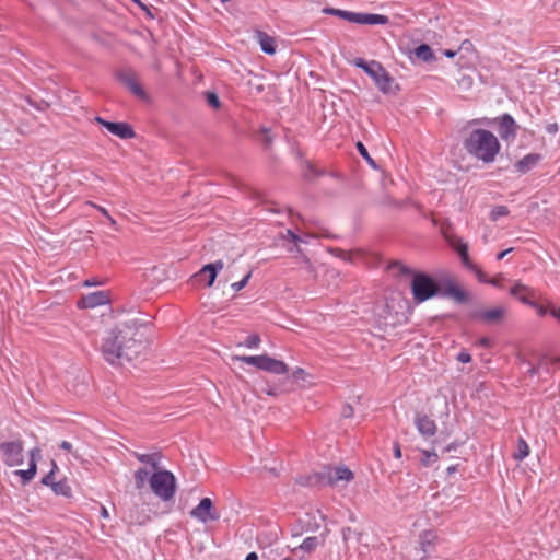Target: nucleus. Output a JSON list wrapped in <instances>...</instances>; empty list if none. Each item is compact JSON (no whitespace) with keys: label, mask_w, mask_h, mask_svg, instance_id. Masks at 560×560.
Returning <instances> with one entry per match:
<instances>
[{"label":"nucleus","mask_w":560,"mask_h":560,"mask_svg":"<svg viewBox=\"0 0 560 560\" xmlns=\"http://www.w3.org/2000/svg\"><path fill=\"white\" fill-rule=\"evenodd\" d=\"M147 339L141 325L133 320L116 324L107 329L102 340L101 354L113 366H122L143 354Z\"/></svg>","instance_id":"nucleus-1"},{"label":"nucleus","mask_w":560,"mask_h":560,"mask_svg":"<svg viewBox=\"0 0 560 560\" xmlns=\"http://www.w3.org/2000/svg\"><path fill=\"white\" fill-rule=\"evenodd\" d=\"M464 147L468 154L485 163L493 162L501 148L498 138L486 129L472 130L465 139Z\"/></svg>","instance_id":"nucleus-2"},{"label":"nucleus","mask_w":560,"mask_h":560,"mask_svg":"<svg viewBox=\"0 0 560 560\" xmlns=\"http://www.w3.org/2000/svg\"><path fill=\"white\" fill-rule=\"evenodd\" d=\"M324 13L331 14L338 16L342 20H346L350 23L358 25H386V31L388 33H394L395 26L397 23L394 20H390L387 15L375 14V13H365V12H352L334 8H325L323 10Z\"/></svg>","instance_id":"nucleus-3"},{"label":"nucleus","mask_w":560,"mask_h":560,"mask_svg":"<svg viewBox=\"0 0 560 560\" xmlns=\"http://www.w3.org/2000/svg\"><path fill=\"white\" fill-rule=\"evenodd\" d=\"M152 492L163 501H170L176 492L175 476L168 470H156L150 477Z\"/></svg>","instance_id":"nucleus-4"},{"label":"nucleus","mask_w":560,"mask_h":560,"mask_svg":"<svg viewBox=\"0 0 560 560\" xmlns=\"http://www.w3.org/2000/svg\"><path fill=\"white\" fill-rule=\"evenodd\" d=\"M354 65L363 69L375 82L376 86L385 94L390 93L394 86V79L380 62H366L363 59L354 60Z\"/></svg>","instance_id":"nucleus-5"},{"label":"nucleus","mask_w":560,"mask_h":560,"mask_svg":"<svg viewBox=\"0 0 560 560\" xmlns=\"http://www.w3.org/2000/svg\"><path fill=\"white\" fill-rule=\"evenodd\" d=\"M444 237L448 245L457 252L459 255L462 262L474 271L479 281H487V275L476 265L474 264L468 255V245L463 241L462 237L457 236L454 233L444 232Z\"/></svg>","instance_id":"nucleus-6"},{"label":"nucleus","mask_w":560,"mask_h":560,"mask_svg":"<svg viewBox=\"0 0 560 560\" xmlns=\"http://www.w3.org/2000/svg\"><path fill=\"white\" fill-rule=\"evenodd\" d=\"M411 290L413 300L417 303H422L439 292V285L427 275L417 273L413 276Z\"/></svg>","instance_id":"nucleus-7"},{"label":"nucleus","mask_w":560,"mask_h":560,"mask_svg":"<svg viewBox=\"0 0 560 560\" xmlns=\"http://www.w3.org/2000/svg\"><path fill=\"white\" fill-rule=\"evenodd\" d=\"M115 78L124 84L136 97L142 101H149V94L140 83L139 77L135 70L122 68L115 72Z\"/></svg>","instance_id":"nucleus-8"},{"label":"nucleus","mask_w":560,"mask_h":560,"mask_svg":"<svg viewBox=\"0 0 560 560\" xmlns=\"http://www.w3.org/2000/svg\"><path fill=\"white\" fill-rule=\"evenodd\" d=\"M0 450L3 455V463L7 466L13 467L23 464L24 445L21 440L3 442L0 444Z\"/></svg>","instance_id":"nucleus-9"},{"label":"nucleus","mask_w":560,"mask_h":560,"mask_svg":"<svg viewBox=\"0 0 560 560\" xmlns=\"http://www.w3.org/2000/svg\"><path fill=\"white\" fill-rule=\"evenodd\" d=\"M94 120L98 125L106 128L112 135H114L120 139H132L136 137V132H135L133 128L128 122L108 121L100 116L95 117Z\"/></svg>","instance_id":"nucleus-10"},{"label":"nucleus","mask_w":560,"mask_h":560,"mask_svg":"<svg viewBox=\"0 0 560 560\" xmlns=\"http://www.w3.org/2000/svg\"><path fill=\"white\" fill-rule=\"evenodd\" d=\"M190 515L202 523L219 518V514L214 511L210 498L201 499L199 504L191 510Z\"/></svg>","instance_id":"nucleus-11"},{"label":"nucleus","mask_w":560,"mask_h":560,"mask_svg":"<svg viewBox=\"0 0 560 560\" xmlns=\"http://www.w3.org/2000/svg\"><path fill=\"white\" fill-rule=\"evenodd\" d=\"M224 268L223 260L219 259L212 264L205 265L197 273L194 275V278L200 282H205L207 287H212L218 272Z\"/></svg>","instance_id":"nucleus-12"},{"label":"nucleus","mask_w":560,"mask_h":560,"mask_svg":"<svg viewBox=\"0 0 560 560\" xmlns=\"http://www.w3.org/2000/svg\"><path fill=\"white\" fill-rule=\"evenodd\" d=\"M354 478L353 472L346 466L329 467L325 472V479L330 486L348 483Z\"/></svg>","instance_id":"nucleus-13"},{"label":"nucleus","mask_w":560,"mask_h":560,"mask_svg":"<svg viewBox=\"0 0 560 560\" xmlns=\"http://www.w3.org/2000/svg\"><path fill=\"white\" fill-rule=\"evenodd\" d=\"M498 131L502 140H514L518 130V126L515 120L509 114H504L502 117L498 118Z\"/></svg>","instance_id":"nucleus-14"},{"label":"nucleus","mask_w":560,"mask_h":560,"mask_svg":"<svg viewBox=\"0 0 560 560\" xmlns=\"http://www.w3.org/2000/svg\"><path fill=\"white\" fill-rule=\"evenodd\" d=\"M109 302L108 294L105 291H96L82 296L77 305L79 308H94L105 305Z\"/></svg>","instance_id":"nucleus-15"},{"label":"nucleus","mask_w":560,"mask_h":560,"mask_svg":"<svg viewBox=\"0 0 560 560\" xmlns=\"http://www.w3.org/2000/svg\"><path fill=\"white\" fill-rule=\"evenodd\" d=\"M506 314L504 306H495L488 310H480L475 313V318L485 324H497L500 323Z\"/></svg>","instance_id":"nucleus-16"},{"label":"nucleus","mask_w":560,"mask_h":560,"mask_svg":"<svg viewBox=\"0 0 560 560\" xmlns=\"http://www.w3.org/2000/svg\"><path fill=\"white\" fill-rule=\"evenodd\" d=\"M415 425L418 432L424 438H431L436 433V423L427 415H416Z\"/></svg>","instance_id":"nucleus-17"},{"label":"nucleus","mask_w":560,"mask_h":560,"mask_svg":"<svg viewBox=\"0 0 560 560\" xmlns=\"http://www.w3.org/2000/svg\"><path fill=\"white\" fill-rule=\"evenodd\" d=\"M510 294L517 298L524 304L534 305V302L530 301V299L535 298L534 289L525 285L521 281L515 282V284L510 289Z\"/></svg>","instance_id":"nucleus-18"},{"label":"nucleus","mask_w":560,"mask_h":560,"mask_svg":"<svg viewBox=\"0 0 560 560\" xmlns=\"http://www.w3.org/2000/svg\"><path fill=\"white\" fill-rule=\"evenodd\" d=\"M260 370L281 375L288 373L289 368L283 361L262 354Z\"/></svg>","instance_id":"nucleus-19"},{"label":"nucleus","mask_w":560,"mask_h":560,"mask_svg":"<svg viewBox=\"0 0 560 560\" xmlns=\"http://www.w3.org/2000/svg\"><path fill=\"white\" fill-rule=\"evenodd\" d=\"M38 452H39L38 448L31 451L32 459H31L28 469H26V470L19 469V470L14 471V474L16 476H20L22 478L23 483L30 482L36 475V463L34 460V456H35V453H38Z\"/></svg>","instance_id":"nucleus-20"},{"label":"nucleus","mask_w":560,"mask_h":560,"mask_svg":"<svg viewBox=\"0 0 560 560\" xmlns=\"http://www.w3.org/2000/svg\"><path fill=\"white\" fill-rule=\"evenodd\" d=\"M538 154H527L515 164V167L520 173H526L528 170L535 166L538 163Z\"/></svg>","instance_id":"nucleus-21"},{"label":"nucleus","mask_w":560,"mask_h":560,"mask_svg":"<svg viewBox=\"0 0 560 560\" xmlns=\"http://www.w3.org/2000/svg\"><path fill=\"white\" fill-rule=\"evenodd\" d=\"M52 491L58 495L70 498L72 489L66 479L51 483Z\"/></svg>","instance_id":"nucleus-22"},{"label":"nucleus","mask_w":560,"mask_h":560,"mask_svg":"<svg viewBox=\"0 0 560 560\" xmlns=\"http://www.w3.org/2000/svg\"><path fill=\"white\" fill-rule=\"evenodd\" d=\"M133 477H135L136 488L141 490L142 488H144V486L148 481L150 482L151 476L147 468H138L135 471Z\"/></svg>","instance_id":"nucleus-23"},{"label":"nucleus","mask_w":560,"mask_h":560,"mask_svg":"<svg viewBox=\"0 0 560 560\" xmlns=\"http://www.w3.org/2000/svg\"><path fill=\"white\" fill-rule=\"evenodd\" d=\"M529 446L523 438H518L517 440V450L513 455L514 459L523 460L529 455Z\"/></svg>","instance_id":"nucleus-24"},{"label":"nucleus","mask_w":560,"mask_h":560,"mask_svg":"<svg viewBox=\"0 0 560 560\" xmlns=\"http://www.w3.org/2000/svg\"><path fill=\"white\" fill-rule=\"evenodd\" d=\"M260 48L269 55H273L276 52L277 44L275 37H258Z\"/></svg>","instance_id":"nucleus-25"},{"label":"nucleus","mask_w":560,"mask_h":560,"mask_svg":"<svg viewBox=\"0 0 560 560\" xmlns=\"http://www.w3.org/2000/svg\"><path fill=\"white\" fill-rule=\"evenodd\" d=\"M318 545V538L315 536H310L302 541L299 548L305 552H312L317 548Z\"/></svg>","instance_id":"nucleus-26"},{"label":"nucleus","mask_w":560,"mask_h":560,"mask_svg":"<svg viewBox=\"0 0 560 560\" xmlns=\"http://www.w3.org/2000/svg\"><path fill=\"white\" fill-rule=\"evenodd\" d=\"M262 355H234L232 359L260 369Z\"/></svg>","instance_id":"nucleus-27"},{"label":"nucleus","mask_w":560,"mask_h":560,"mask_svg":"<svg viewBox=\"0 0 560 560\" xmlns=\"http://www.w3.org/2000/svg\"><path fill=\"white\" fill-rule=\"evenodd\" d=\"M205 98H206V102L209 107H211L212 109H215V110L220 109L221 102L215 92H213V91L205 92Z\"/></svg>","instance_id":"nucleus-28"},{"label":"nucleus","mask_w":560,"mask_h":560,"mask_svg":"<svg viewBox=\"0 0 560 560\" xmlns=\"http://www.w3.org/2000/svg\"><path fill=\"white\" fill-rule=\"evenodd\" d=\"M438 460H439V456L435 452H429L425 450L421 451V458H420L421 465L428 467V466L436 463Z\"/></svg>","instance_id":"nucleus-29"},{"label":"nucleus","mask_w":560,"mask_h":560,"mask_svg":"<svg viewBox=\"0 0 560 560\" xmlns=\"http://www.w3.org/2000/svg\"><path fill=\"white\" fill-rule=\"evenodd\" d=\"M135 456L140 463L150 465L153 469L158 468L159 463L155 455L136 453Z\"/></svg>","instance_id":"nucleus-30"},{"label":"nucleus","mask_w":560,"mask_h":560,"mask_svg":"<svg viewBox=\"0 0 560 560\" xmlns=\"http://www.w3.org/2000/svg\"><path fill=\"white\" fill-rule=\"evenodd\" d=\"M447 295L452 296L457 302H464L466 300V293L457 285H452L447 289Z\"/></svg>","instance_id":"nucleus-31"},{"label":"nucleus","mask_w":560,"mask_h":560,"mask_svg":"<svg viewBox=\"0 0 560 560\" xmlns=\"http://www.w3.org/2000/svg\"><path fill=\"white\" fill-rule=\"evenodd\" d=\"M510 210L506 206H497L490 212V219L492 221L499 220L501 217L509 215Z\"/></svg>","instance_id":"nucleus-32"},{"label":"nucleus","mask_w":560,"mask_h":560,"mask_svg":"<svg viewBox=\"0 0 560 560\" xmlns=\"http://www.w3.org/2000/svg\"><path fill=\"white\" fill-rule=\"evenodd\" d=\"M416 56L424 61H428L432 58L431 48L428 45H421L416 49Z\"/></svg>","instance_id":"nucleus-33"},{"label":"nucleus","mask_w":560,"mask_h":560,"mask_svg":"<svg viewBox=\"0 0 560 560\" xmlns=\"http://www.w3.org/2000/svg\"><path fill=\"white\" fill-rule=\"evenodd\" d=\"M242 345L246 348H258L260 345V337L256 334L250 335Z\"/></svg>","instance_id":"nucleus-34"},{"label":"nucleus","mask_w":560,"mask_h":560,"mask_svg":"<svg viewBox=\"0 0 560 560\" xmlns=\"http://www.w3.org/2000/svg\"><path fill=\"white\" fill-rule=\"evenodd\" d=\"M436 539V535L433 532H424L421 537V544L424 551H427L425 545H431Z\"/></svg>","instance_id":"nucleus-35"},{"label":"nucleus","mask_w":560,"mask_h":560,"mask_svg":"<svg viewBox=\"0 0 560 560\" xmlns=\"http://www.w3.org/2000/svg\"><path fill=\"white\" fill-rule=\"evenodd\" d=\"M282 237L292 242L295 245L296 249L300 250L299 243L301 242V238L292 230H287Z\"/></svg>","instance_id":"nucleus-36"},{"label":"nucleus","mask_w":560,"mask_h":560,"mask_svg":"<svg viewBox=\"0 0 560 560\" xmlns=\"http://www.w3.org/2000/svg\"><path fill=\"white\" fill-rule=\"evenodd\" d=\"M252 277V272H248L241 281L232 283V289L234 291H241L248 283V280Z\"/></svg>","instance_id":"nucleus-37"},{"label":"nucleus","mask_w":560,"mask_h":560,"mask_svg":"<svg viewBox=\"0 0 560 560\" xmlns=\"http://www.w3.org/2000/svg\"><path fill=\"white\" fill-rule=\"evenodd\" d=\"M503 280H504L503 275L499 273V275L494 276L491 279L487 277V281H482V282L483 283H490V284H492L493 287H497V288H502Z\"/></svg>","instance_id":"nucleus-38"},{"label":"nucleus","mask_w":560,"mask_h":560,"mask_svg":"<svg viewBox=\"0 0 560 560\" xmlns=\"http://www.w3.org/2000/svg\"><path fill=\"white\" fill-rule=\"evenodd\" d=\"M357 148H358V151L360 152V154L372 165H374V161L373 159L369 155V152L366 150V148L363 145L362 142H358L357 143Z\"/></svg>","instance_id":"nucleus-39"},{"label":"nucleus","mask_w":560,"mask_h":560,"mask_svg":"<svg viewBox=\"0 0 560 560\" xmlns=\"http://www.w3.org/2000/svg\"><path fill=\"white\" fill-rule=\"evenodd\" d=\"M56 469H57V465L54 463L52 464V469L50 470V472L43 478V483L44 485L51 487V483L55 482L54 481V475H55V470Z\"/></svg>","instance_id":"nucleus-40"},{"label":"nucleus","mask_w":560,"mask_h":560,"mask_svg":"<svg viewBox=\"0 0 560 560\" xmlns=\"http://www.w3.org/2000/svg\"><path fill=\"white\" fill-rule=\"evenodd\" d=\"M456 359L462 363H469L471 361V355L466 350H462L457 354Z\"/></svg>","instance_id":"nucleus-41"},{"label":"nucleus","mask_w":560,"mask_h":560,"mask_svg":"<svg viewBox=\"0 0 560 560\" xmlns=\"http://www.w3.org/2000/svg\"><path fill=\"white\" fill-rule=\"evenodd\" d=\"M533 307H535L537 310V314L539 316H545L547 313L550 314V310L551 307H553L552 305H549V306H542V305H537L534 303V305H532Z\"/></svg>","instance_id":"nucleus-42"},{"label":"nucleus","mask_w":560,"mask_h":560,"mask_svg":"<svg viewBox=\"0 0 560 560\" xmlns=\"http://www.w3.org/2000/svg\"><path fill=\"white\" fill-rule=\"evenodd\" d=\"M88 205H90L91 207L97 209L105 218H109L110 214L108 213V211L104 207L97 206V205H95V203H93L91 201H89Z\"/></svg>","instance_id":"nucleus-43"},{"label":"nucleus","mask_w":560,"mask_h":560,"mask_svg":"<svg viewBox=\"0 0 560 560\" xmlns=\"http://www.w3.org/2000/svg\"><path fill=\"white\" fill-rule=\"evenodd\" d=\"M60 447L67 452H72V444L68 441H62Z\"/></svg>","instance_id":"nucleus-44"},{"label":"nucleus","mask_w":560,"mask_h":560,"mask_svg":"<svg viewBox=\"0 0 560 560\" xmlns=\"http://www.w3.org/2000/svg\"><path fill=\"white\" fill-rule=\"evenodd\" d=\"M512 250H513V248H508V249H505V250H503V252H500V253L498 254V256H497V259H498V260L503 259V258H504L509 253H511Z\"/></svg>","instance_id":"nucleus-45"},{"label":"nucleus","mask_w":560,"mask_h":560,"mask_svg":"<svg viewBox=\"0 0 560 560\" xmlns=\"http://www.w3.org/2000/svg\"><path fill=\"white\" fill-rule=\"evenodd\" d=\"M394 455L396 458H400L401 457V450H400V446L398 443H396L394 445Z\"/></svg>","instance_id":"nucleus-46"},{"label":"nucleus","mask_w":560,"mask_h":560,"mask_svg":"<svg viewBox=\"0 0 560 560\" xmlns=\"http://www.w3.org/2000/svg\"><path fill=\"white\" fill-rule=\"evenodd\" d=\"M457 467H458V465H457V464H456V465H451V466H448V467L446 468V472H447V475H452V474H454V472L457 470Z\"/></svg>","instance_id":"nucleus-47"},{"label":"nucleus","mask_w":560,"mask_h":560,"mask_svg":"<svg viewBox=\"0 0 560 560\" xmlns=\"http://www.w3.org/2000/svg\"><path fill=\"white\" fill-rule=\"evenodd\" d=\"M550 315L560 319V308L556 310L555 307H551Z\"/></svg>","instance_id":"nucleus-48"},{"label":"nucleus","mask_w":560,"mask_h":560,"mask_svg":"<svg viewBox=\"0 0 560 560\" xmlns=\"http://www.w3.org/2000/svg\"><path fill=\"white\" fill-rule=\"evenodd\" d=\"M132 2L137 3L142 10L147 11L149 14V10L145 4H143L140 0H131Z\"/></svg>","instance_id":"nucleus-49"},{"label":"nucleus","mask_w":560,"mask_h":560,"mask_svg":"<svg viewBox=\"0 0 560 560\" xmlns=\"http://www.w3.org/2000/svg\"><path fill=\"white\" fill-rule=\"evenodd\" d=\"M245 560H258V556H257V553H256V552H249V553L246 556Z\"/></svg>","instance_id":"nucleus-50"},{"label":"nucleus","mask_w":560,"mask_h":560,"mask_svg":"<svg viewBox=\"0 0 560 560\" xmlns=\"http://www.w3.org/2000/svg\"><path fill=\"white\" fill-rule=\"evenodd\" d=\"M479 345L482 346V347H489L490 340L488 338H481L479 340Z\"/></svg>","instance_id":"nucleus-51"},{"label":"nucleus","mask_w":560,"mask_h":560,"mask_svg":"<svg viewBox=\"0 0 560 560\" xmlns=\"http://www.w3.org/2000/svg\"><path fill=\"white\" fill-rule=\"evenodd\" d=\"M101 516L103 518H107L109 516L108 511L105 506H102V509H101Z\"/></svg>","instance_id":"nucleus-52"},{"label":"nucleus","mask_w":560,"mask_h":560,"mask_svg":"<svg viewBox=\"0 0 560 560\" xmlns=\"http://www.w3.org/2000/svg\"><path fill=\"white\" fill-rule=\"evenodd\" d=\"M548 131L552 132V133L557 132L558 131V126L556 124L555 125H550L548 127Z\"/></svg>","instance_id":"nucleus-53"},{"label":"nucleus","mask_w":560,"mask_h":560,"mask_svg":"<svg viewBox=\"0 0 560 560\" xmlns=\"http://www.w3.org/2000/svg\"><path fill=\"white\" fill-rule=\"evenodd\" d=\"M107 220L113 228H116L117 222L112 215H109V218H107Z\"/></svg>","instance_id":"nucleus-54"},{"label":"nucleus","mask_w":560,"mask_h":560,"mask_svg":"<svg viewBox=\"0 0 560 560\" xmlns=\"http://www.w3.org/2000/svg\"><path fill=\"white\" fill-rule=\"evenodd\" d=\"M444 54H445V56H447V57H454L456 52H455V51H453V50H445V51H444Z\"/></svg>","instance_id":"nucleus-55"},{"label":"nucleus","mask_w":560,"mask_h":560,"mask_svg":"<svg viewBox=\"0 0 560 560\" xmlns=\"http://www.w3.org/2000/svg\"><path fill=\"white\" fill-rule=\"evenodd\" d=\"M351 529L350 528H346L342 530V535H343V539L347 540V533H349Z\"/></svg>","instance_id":"nucleus-56"},{"label":"nucleus","mask_w":560,"mask_h":560,"mask_svg":"<svg viewBox=\"0 0 560 560\" xmlns=\"http://www.w3.org/2000/svg\"><path fill=\"white\" fill-rule=\"evenodd\" d=\"M453 448H454V447H453V445H448V446H446V447H445V450H444V451H445V452H451Z\"/></svg>","instance_id":"nucleus-57"},{"label":"nucleus","mask_w":560,"mask_h":560,"mask_svg":"<svg viewBox=\"0 0 560 560\" xmlns=\"http://www.w3.org/2000/svg\"><path fill=\"white\" fill-rule=\"evenodd\" d=\"M528 372H529L530 374H535V373H536V369L530 368V369L528 370Z\"/></svg>","instance_id":"nucleus-58"},{"label":"nucleus","mask_w":560,"mask_h":560,"mask_svg":"<svg viewBox=\"0 0 560 560\" xmlns=\"http://www.w3.org/2000/svg\"><path fill=\"white\" fill-rule=\"evenodd\" d=\"M256 35L262 36V35H267V34H266L265 32L258 31V32L256 33Z\"/></svg>","instance_id":"nucleus-59"},{"label":"nucleus","mask_w":560,"mask_h":560,"mask_svg":"<svg viewBox=\"0 0 560 560\" xmlns=\"http://www.w3.org/2000/svg\"><path fill=\"white\" fill-rule=\"evenodd\" d=\"M303 372H304V371H303V369H299V370L295 372V374H298V373H303Z\"/></svg>","instance_id":"nucleus-60"},{"label":"nucleus","mask_w":560,"mask_h":560,"mask_svg":"<svg viewBox=\"0 0 560 560\" xmlns=\"http://www.w3.org/2000/svg\"><path fill=\"white\" fill-rule=\"evenodd\" d=\"M283 560H293V559H290V558H284Z\"/></svg>","instance_id":"nucleus-61"}]
</instances>
